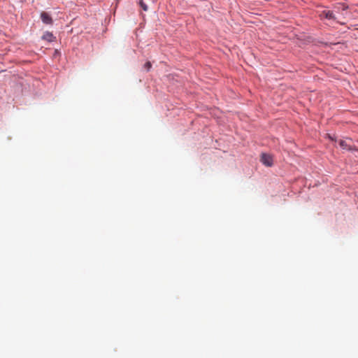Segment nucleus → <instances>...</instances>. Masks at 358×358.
Instances as JSON below:
<instances>
[{
  "label": "nucleus",
  "instance_id": "2",
  "mask_svg": "<svg viewBox=\"0 0 358 358\" xmlns=\"http://www.w3.org/2000/svg\"><path fill=\"white\" fill-rule=\"evenodd\" d=\"M41 18L43 23L47 24H51L52 23V19L50 15L45 12H42L41 14Z\"/></svg>",
  "mask_w": 358,
  "mask_h": 358
},
{
  "label": "nucleus",
  "instance_id": "4",
  "mask_svg": "<svg viewBox=\"0 0 358 358\" xmlns=\"http://www.w3.org/2000/svg\"><path fill=\"white\" fill-rule=\"evenodd\" d=\"M43 38L50 42V41H52L55 39V36H53V34L52 33L46 32L43 36Z\"/></svg>",
  "mask_w": 358,
  "mask_h": 358
},
{
  "label": "nucleus",
  "instance_id": "1",
  "mask_svg": "<svg viewBox=\"0 0 358 358\" xmlns=\"http://www.w3.org/2000/svg\"><path fill=\"white\" fill-rule=\"evenodd\" d=\"M261 162L266 166H271L273 165V157L268 154L262 153L261 155Z\"/></svg>",
  "mask_w": 358,
  "mask_h": 358
},
{
  "label": "nucleus",
  "instance_id": "5",
  "mask_svg": "<svg viewBox=\"0 0 358 358\" xmlns=\"http://www.w3.org/2000/svg\"><path fill=\"white\" fill-rule=\"evenodd\" d=\"M340 146L344 150H350V145L348 144L346 141L341 140L339 141Z\"/></svg>",
  "mask_w": 358,
  "mask_h": 358
},
{
  "label": "nucleus",
  "instance_id": "6",
  "mask_svg": "<svg viewBox=\"0 0 358 358\" xmlns=\"http://www.w3.org/2000/svg\"><path fill=\"white\" fill-rule=\"evenodd\" d=\"M139 4L141 7L143 8V10L146 11L148 10V6L147 5L143 2V0H140Z\"/></svg>",
  "mask_w": 358,
  "mask_h": 358
},
{
  "label": "nucleus",
  "instance_id": "3",
  "mask_svg": "<svg viewBox=\"0 0 358 358\" xmlns=\"http://www.w3.org/2000/svg\"><path fill=\"white\" fill-rule=\"evenodd\" d=\"M321 16L324 17L329 20H336V17L334 13L331 10H324L322 11Z\"/></svg>",
  "mask_w": 358,
  "mask_h": 358
},
{
  "label": "nucleus",
  "instance_id": "8",
  "mask_svg": "<svg viewBox=\"0 0 358 358\" xmlns=\"http://www.w3.org/2000/svg\"><path fill=\"white\" fill-rule=\"evenodd\" d=\"M341 6H342V9H343V10H346V9L348 8V6H345V5H344V4L341 5Z\"/></svg>",
  "mask_w": 358,
  "mask_h": 358
},
{
  "label": "nucleus",
  "instance_id": "7",
  "mask_svg": "<svg viewBox=\"0 0 358 358\" xmlns=\"http://www.w3.org/2000/svg\"><path fill=\"white\" fill-rule=\"evenodd\" d=\"M152 67V64L150 62H147L145 64H144V68L147 70V71H149Z\"/></svg>",
  "mask_w": 358,
  "mask_h": 358
}]
</instances>
